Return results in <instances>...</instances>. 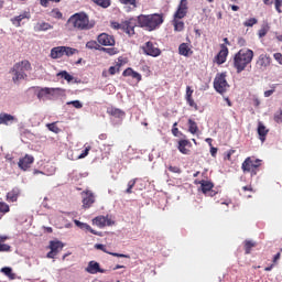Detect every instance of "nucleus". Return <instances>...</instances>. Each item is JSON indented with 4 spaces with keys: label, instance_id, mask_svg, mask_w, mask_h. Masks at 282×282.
Returning a JSON list of instances; mask_svg holds the SVG:
<instances>
[{
    "label": "nucleus",
    "instance_id": "obj_1",
    "mask_svg": "<svg viewBox=\"0 0 282 282\" xmlns=\"http://www.w3.org/2000/svg\"><path fill=\"white\" fill-rule=\"evenodd\" d=\"M137 21L139 28L147 32H154L164 23V13L140 14Z\"/></svg>",
    "mask_w": 282,
    "mask_h": 282
},
{
    "label": "nucleus",
    "instance_id": "obj_2",
    "mask_svg": "<svg viewBox=\"0 0 282 282\" xmlns=\"http://www.w3.org/2000/svg\"><path fill=\"white\" fill-rule=\"evenodd\" d=\"M67 24L73 26V30L79 32L93 30L96 28V21L89 20V15L85 12H78L69 17Z\"/></svg>",
    "mask_w": 282,
    "mask_h": 282
},
{
    "label": "nucleus",
    "instance_id": "obj_3",
    "mask_svg": "<svg viewBox=\"0 0 282 282\" xmlns=\"http://www.w3.org/2000/svg\"><path fill=\"white\" fill-rule=\"evenodd\" d=\"M254 52L250 48H242L234 56V67L237 74H241L252 63Z\"/></svg>",
    "mask_w": 282,
    "mask_h": 282
},
{
    "label": "nucleus",
    "instance_id": "obj_4",
    "mask_svg": "<svg viewBox=\"0 0 282 282\" xmlns=\"http://www.w3.org/2000/svg\"><path fill=\"white\" fill-rule=\"evenodd\" d=\"M10 72L11 74H13V83H19V80H25V78H28V74H25V72H32V64L30 63V61L23 59L15 63Z\"/></svg>",
    "mask_w": 282,
    "mask_h": 282
},
{
    "label": "nucleus",
    "instance_id": "obj_5",
    "mask_svg": "<svg viewBox=\"0 0 282 282\" xmlns=\"http://www.w3.org/2000/svg\"><path fill=\"white\" fill-rule=\"evenodd\" d=\"M263 161L260 159H256L254 156H248L241 164V171L243 173H249L251 177H254L261 171V165Z\"/></svg>",
    "mask_w": 282,
    "mask_h": 282
},
{
    "label": "nucleus",
    "instance_id": "obj_6",
    "mask_svg": "<svg viewBox=\"0 0 282 282\" xmlns=\"http://www.w3.org/2000/svg\"><path fill=\"white\" fill-rule=\"evenodd\" d=\"M226 73H218L214 79V89L218 94H226L230 89L228 80H226Z\"/></svg>",
    "mask_w": 282,
    "mask_h": 282
},
{
    "label": "nucleus",
    "instance_id": "obj_7",
    "mask_svg": "<svg viewBox=\"0 0 282 282\" xmlns=\"http://www.w3.org/2000/svg\"><path fill=\"white\" fill-rule=\"evenodd\" d=\"M142 51L147 56H152L153 58H158L160 54H162V51L160 47H158V44H154L153 42L149 41L142 46Z\"/></svg>",
    "mask_w": 282,
    "mask_h": 282
},
{
    "label": "nucleus",
    "instance_id": "obj_8",
    "mask_svg": "<svg viewBox=\"0 0 282 282\" xmlns=\"http://www.w3.org/2000/svg\"><path fill=\"white\" fill-rule=\"evenodd\" d=\"M186 14H188V0H181L173 14V19H184Z\"/></svg>",
    "mask_w": 282,
    "mask_h": 282
},
{
    "label": "nucleus",
    "instance_id": "obj_9",
    "mask_svg": "<svg viewBox=\"0 0 282 282\" xmlns=\"http://www.w3.org/2000/svg\"><path fill=\"white\" fill-rule=\"evenodd\" d=\"M115 224L116 221H113L109 215L97 216L93 219V226H97V228H105V226H113Z\"/></svg>",
    "mask_w": 282,
    "mask_h": 282
},
{
    "label": "nucleus",
    "instance_id": "obj_10",
    "mask_svg": "<svg viewBox=\"0 0 282 282\" xmlns=\"http://www.w3.org/2000/svg\"><path fill=\"white\" fill-rule=\"evenodd\" d=\"M121 30L128 36H133L135 34V20L133 18H129L126 21L121 22Z\"/></svg>",
    "mask_w": 282,
    "mask_h": 282
},
{
    "label": "nucleus",
    "instance_id": "obj_11",
    "mask_svg": "<svg viewBox=\"0 0 282 282\" xmlns=\"http://www.w3.org/2000/svg\"><path fill=\"white\" fill-rule=\"evenodd\" d=\"M97 41L99 45H104L105 47H113V45H116V39L113 35H109L107 33H100L97 36Z\"/></svg>",
    "mask_w": 282,
    "mask_h": 282
},
{
    "label": "nucleus",
    "instance_id": "obj_12",
    "mask_svg": "<svg viewBox=\"0 0 282 282\" xmlns=\"http://www.w3.org/2000/svg\"><path fill=\"white\" fill-rule=\"evenodd\" d=\"M270 63H271L270 56H268L267 54H261L258 57V61L256 62V67L260 72H265V69L270 67Z\"/></svg>",
    "mask_w": 282,
    "mask_h": 282
},
{
    "label": "nucleus",
    "instance_id": "obj_13",
    "mask_svg": "<svg viewBox=\"0 0 282 282\" xmlns=\"http://www.w3.org/2000/svg\"><path fill=\"white\" fill-rule=\"evenodd\" d=\"M82 195L83 208H91L96 202V196L91 193V191L83 192Z\"/></svg>",
    "mask_w": 282,
    "mask_h": 282
},
{
    "label": "nucleus",
    "instance_id": "obj_14",
    "mask_svg": "<svg viewBox=\"0 0 282 282\" xmlns=\"http://www.w3.org/2000/svg\"><path fill=\"white\" fill-rule=\"evenodd\" d=\"M33 164H34V158L30 154H25L18 162V166L19 169H21V171H28V169H30Z\"/></svg>",
    "mask_w": 282,
    "mask_h": 282
},
{
    "label": "nucleus",
    "instance_id": "obj_15",
    "mask_svg": "<svg viewBox=\"0 0 282 282\" xmlns=\"http://www.w3.org/2000/svg\"><path fill=\"white\" fill-rule=\"evenodd\" d=\"M193 147V143L191 141L183 139L178 141L177 149L180 153L183 155H191V148Z\"/></svg>",
    "mask_w": 282,
    "mask_h": 282
},
{
    "label": "nucleus",
    "instance_id": "obj_16",
    "mask_svg": "<svg viewBox=\"0 0 282 282\" xmlns=\"http://www.w3.org/2000/svg\"><path fill=\"white\" fill-rule=\"evenodd\" d=\"M31 17L32 15L30 14V11H23L20 15H15L11 18V23L15 28H21V22L24 21V19L30 21Z\"/></svg>",
    "mask_w": 282,
    "mask_h": 282
},
{
    "label": "nucleus",
    "instance_id": "obj_17",
    "mask_svg": "<svg viewBox=\"0 0 282 282\" xmlns=\"http://www.w3.org/2000/svg\"><path fill=\"white\" fill-rule=\"evenodd\" d=\"M88 274H105V270L100 268V263L96 261H90L88 262L87 268L85 269Z\"/></svg>",
    "mask_w": 282,
    "mask_h": 282
},
{
    "label": "nucleus",
    "instance_id": "obj_18",
    "mask_svg": "<svg viewBox=\"0 0 282 282\" xmlns=\"http://www.w3.org/2000/svg\"><path fill=\"white\" fill-rule=\"evenodd\" d=\"M75 226L80 228V230H86L87 232H91V235H96L97 237H102V232L94 230L89 224L80 223V220H74Z\"/></svg>",
    "mask_w": 282,
    "mask_h": 282
},
{
    "label": "nucleus",
    "instance_id": "obj_19",
    "mask_svg": "<svg viewBox=\"0 0 282 282\" xmlns=\"http://www.w3.org/2000/svg\"><path fill=\"white\" fill-rule=\"evenodd\" d=\"M226 58H228V46L226 44H221L220 51L216 56V62L218 65H224Z\"/></svg>",
    "mask_w": 282,
    "mask_h": 282
},
{
    "label": "nucleus",
    "instance_id": "obj_20",
    "mask_svg": "<svg viewBox=\"0 0 282 282\" xmlns=\"http://www.w3.org/2000/svg\"><path fill=\"white\" fill-rule=\"evenodd\" d=\"M96 250H101V252H106V254H111V257H119L120 259H131V256L124 253H116L107 251V247L102 243L95 245Z\"/></svg>",
    "mask_w": 282,
    "mask_h": 282
},
{
    "label": "nucleus",
    "instance_id": "obj_21",
    "mask_svg": "<svg viewBox=\"0 0 282 282\" xmlns=\"http://www.w3.org/2000/svg\"><path fill=\"white\" fill-rule=\"evenodd\" d=\"M198 184H200L202 192L204 195H212L213 196V188L215 185L210 181H199Z\"/></svg>",
    "mask_w": 282,
    "mask_h": 282
},
{
    "label": "nucleus",
    "instance_id": "obj_22",
    "mask_svg": "<svg viewBox=\"0 0 282 282\" xmlns=\"http://www.w3.org/2000/svg\"><path fill=\"white\" fill-rule=\"evenodd\" d=\"M12 122H18L17 117L6 112L0 113V124L8 126L12 124Z\"/></svg>",
    "mask_w": 282,
    "mask_h": 282
},
{
    "label": "nucleus",
    "instance_id": "obj_23",
    "mask_svg": "<svg viewBox=\"0 0 282 282\" xmlns=\"http://www.w3.org/2000/svg\"><path fill=\"white\" fill-rule=\"evenodd\" d=\"M178 54L181 56H193V50L191 48V45L188 43H182L178 46Z\"/></svg>",
    "mask_w": 282,
    "mask_h": 282
},
{
    "label": "nucleus",
    "instance_id": "obj_24",
    "mask_svg": "<svg viewBox=\"0 0 282 282\" xmlns=\"http://www.w3.org/2000/svg\"><path fill=\"white\" fill-rule=\"evenodd\" d=\"M65 56V46H56L51 50V58H63Z\"/></svg>",
    "mask_w": 282,
    "mask_h": 282
},
{
    "label": "nucleus",
    "instance_id": "obj_25",
    "mask_svg": "<svg viewBox=\"0 0 282 282\" xmlns=\"http://www.w3.org/2000/svg\"><path fill=\"white\" fill-rule=\"evenodd\" d=\"M19 195H21V189H19V187H14L12 191L7 193V202H17L19 199Z\"/></svg>",
    "mask_w": 282,
    "mask_h": 282
},
{
    "label": "nucleus",
    "instance_id": "obj_26",
    "mask_svg": "<svg viewBox=\"0 0 282 282\" xmlns=\"http://www.w3.org/2000/svg\"><path fill=\"white\" fill-rule=\"evenodd\" d=\"M56 91V89L54 88H41L39 91H37V98L39 100H43V98H45L46 96H52L54 93Z\"/></svg>",
    "mask_w": 282,
    "mask_h": 282
},
{
    "label": "nucleus",
    "instance_id": "obj_27",
    "mask_svg": "<svg viewBox=\"0 0 282 282\" xmlns=\"http://www.w3.org/2000/svg\"><path fill=\"white\" fill-rule=\"evenodd\" d=\"M63 248H65V245H63V242L61 241H54L52 240L50 242V249L55 253L58 254V252H61L63 250Z\"/></svg>",
    "mask_w": 282,
    "mask_h": 282
},
{
    "label": "nucleus",
    "instance_id": "obj_28",
    "mask_svg": "<svg viewBox=\"0 0 282 282\" xmlns=\"http://www.w3.org/2000/svg\"><path fill=\"white\" fill-rule=\"evenodd\" d=\"M269 130L262 122L258 123V134L260 137L261 142H265V135H268Z\"/></svg>",
    "mask_w": 282,
    "mask_h": 282
},
{
    "label": "nucleus",
    "instance_id": "obj_29",
    "mask_svg": "<svg viewBox=\"0 0 282 282\" xmlns=\"http://www.w3.org/2000/svg\"><path fill=\"white\" fill-rule=\"evenodd\" d=\"M172 25L174 26V32H184V21L182 19L173 18Z\"/></svg>",
    "mask_w": 282,
    "mask_h": 282
},
{
    "label": "nucleus",
    "instance_id": "obj_30",
    "mask_svg": "<svg viewBox=\"0 0 282 282\" xmlns=\"http://www.w3.org/2000/svg\"><path fill=\"white\" fill-rule=\"evenodd\" d=\"M243 248H245V254H250V252H252V248H257V242L252 240H245Z\"/></svg>",
    "mask_w": 282,
    "mask_h": 282
},
{
    "label": "nucleus",
    "instance_id": "obj_31",
    "mask_svg": "<svg viewBox=\"0 0 282 282\" xmlns=\"http://www.w3.org/2000/svg\"><path fill=\"white\" fill-rule=\"evenodd\" d=\"M52 24L47 22H41L35 25V32H47V30H52Z\"/></svg>",
    "mask_w": 282,
    "mask_h": 282
},
{
    "label": "nucleus",
    "instance_id": "obj_32",
    "mask_svg": "<svg viewBox=\"0 0 282 282\" xmlns=\"http://www.w3.org/2000/svg\"><path fill=\"white\" fill-rule=\"evenodd\" d=\"M187 124H188V131L193 135H195V133H197V131H199V128L197 127V122H195V120L188 119Z\"/></svg>",
    "mask_w": 282,
    "mask_h": 282
},
{
    "label": "nucleus",
    "instance_id": "obj_33",
    "mask_svg": "<svg viewBox=\"0 0 282 282\" xmlns=\"http://www.w3.org/2000/svg\"><path fill=\"white\" fill-rule=\"evenodd\" d=\"M95 6L107 9L111 6V0H90Z\"/></svg>",
    "mask_w": 282,
    "mask_h": 282
},
{
    "label": "nucleus",
    "instance_id": "obj_34",
    "mask_svg": "<svg viewBox=\"0 0 282 282\" xmlns=\"http://www.w3.org/2000/svg\"><path fill=\"white\" fill-rule=\"evenodd\" d=\"M1 272H3V274H6V276H8L11 281H14V279H17V273H13L12 268L10 267L2 268Z\"/></svg>",
    "mask_w": 282,
    "mask_h": 282
},
{
    "label": "nucleus",
    "instance_id": "obj_35",
    "mask_svg": "<svg viewBox=\"0 0 282 282\" xmlns=\"http://www.w3.org/2000/svg\"><path fill=\"white\" fill-rule=\"evenodd\" d=\"M108 113L115 116V118H122V116H124V112L118 108L108 109Z\"/></svg>",
    "mask_w": 282,
    "mask_h": 282
},
{
    "label": "nucleus",
    "instance_id": "obj_36",
    "mask_svg": "<svg viewBox=\"0 0 282 282\" xmlns=\"http://www.w3.org/2000/svg\"><path fill=\"white\" fill-rule=\"evenodd\" d=\"M57 76H61V78H64V80H67V83H72V80H74V76L69 75L67 70H62L57 73Z\"/></svg>",
    "mask_w": 282,
    "mask_h": 282
},
{
    "label": "nucleus",
    "instance_id": "obj_37",
    "mask_svg": "<svg viewBox=\"0 0 282 282\" xmlns=\"http://www.w3.org/2000/svg\"><path fill=\"white\" fill-rule=\"evenodd\" d=\"M50 17L53 19H63V12L58 8H55L50 12Z\"/></svg>",
    "mask_w": 282,
    "mask_h": 282
},
{
    "label": "nucleus",
    "instance_id": "obj_38",
    "mask_svg": "<svg viewBox=\"0 0 282 282\" xmlns=\"http://www.w3.org/2000/svg\"><path fill=\"white\" fill-rule=\"evenodd\" d=\"M138 182V178H133V180H130L128 182V188L126 189V193L128 195H131V193H133V187L135 186V183Z\"/></svg>",
    "mask_w": 282,
    "mask_h": 282
},
{
    "label": "nucleus",
    "instance_id": "obj_39",
    "mask_svg": "<svg viewBox=\"0 0 282 282\" xmlns=\"http://www.w3.org/2000/svg\"><path fill=\"white\" fill-rule=\"evenodd\" d=\"M88 50H100V44L94 40L86 43Z\"/></svg>",
    "mask_w": 282,
    "mask_h": 282
},
{
    "label": "nucleus",
    "instance_id": "obj_40",
    "mask_svg": "<svg viewBox=\"0 0 282 282\" xmlns=\"http://www.w3.org/2000/svg\"><path fill=\"white\" fill-rule=\"evenodd\" d=\"M258 23H259V20H257V18H250L243 22V25H245V28H252L253 25H257Z\"/></svg>",
    "mask_w": 282,
    "mask_h": 282
},
{
    "label": "nucleus",
    "instance_id": "obj_41",
    "mask_svg": "<svg viewBox=\"0 0 282 282\" xmlns=\"http://www.w3.org/2000/svg\"><path fill=\"white\" fill-rule=\"evenodd\" d=\"M46 128L48 129V131H52V133H58L61 131V128L56 126V122L47 123Z\"/></svg>",
    "mask_w": 282,
    "mask_h": 282
},
{
    "label": "nucleus",
    "instance_id": "obj_42",
    "mask_svg": "<svg viewBox=\"0 0 282 282\" xmlns=\"http://www.w3.org/2000/svg\"><path fill=\"white\" fill-rule=\"evenodd\" d=\"M84 147H85V149L79 154L78 160H83V159L87 158V155H89V152L91 151V147L90 145L85 144Z\"/></svg>",
    "mask_w": 282,
    "mask_h": 282
},
{
    "label": "nucleus",
    "instance_id": "obj_43",
    "mask_svg": "<svg viewBox=\"0 0 282 282\" xmlns=\"http://www.w3.org/2000/svg\"><path fill=\"white\" fill-rule=\"evenodd\" d=\"M101 52H105L106 54H109V56H116V54H118V48H116V47H111V48L101 47Z\"/></svg>",
    "mask_w": 282,
    "mask_h": 282
},
{
    "label": "nucleus",
    "instance_id": "obj_44",
    "mask_svg": "<svg viewBox=\"0 0 282 282\" xmlns=\"http://www.w3.org/2000/svg\"><path fill=\"white\" fill-rule=\"evenodd\" d=\"M74 54H78V50L72 48L69 46H65V51H64L65 56H74Z\"/></svg>",
    "mask_w": 282,
    "mask_h": 282
},
{
    "label": "nucleus",
    "instance_id": "obj_45",
    "mask_svg": "<svg viewBox=\"0 0 282 282\" xmlns=\"http://www.w3.org/2000/svg\"><path fill=\"white\" fill-rule=\"evenodd\" d=\"M269 31H270V26H262V28L258 31V36H259V39H263V36H265V34H268Z\"/></svg>",
    "mask_w": 282,
    "mask_h": 282
},
{
    "label": "nucleus",
    "instance_id": "obj_46",
    "mask_svg": "<svg viewBox=\"0 0 282 282\" xmlns=\"http://www.w3.org/2000/svg\"><path fill=\"white\" fill-rule=\"evenodd\" d=\"M0 213H10V205H8V203L0 202Z\"/></svg>",
    "mask_w": 282,
    "mask_h": 282
},
{
    "label": "nucleus",
    "instance_id": "obj_47",
    "mask_svg": "<svg viewBox=\"0 0 282 282\" xmlns=\"http://www.w3.org/2000/svg\"><path fill=\"white\" fill-rule=\"evenodd\" d=\"M186 102H187V105H189V107H193L195 109V111H198L199 107L197 106V104L195 102L193 97L187 98Z\"/></svg>",
    "mask_w": 282,
    "mask_h": 282
},
{
    "label": "nucleus",
    "instance_id": "obj_48",
    "mask_svg": "<svg viewBox=\"0 0 282 282\" xmlns=\"http://www.w3.org/2000/svg\"><path fill=\"white\" fill-rule=\"evenodd\" d=\"M242 191H243V194H242L243 197H252L251 194H246V193H252V186L250 185L243 186Z\"/></svg>",
    "mask_w": 282,
    "mask_h": 282
},
{
    "label": "nucleus",
    "instance_id": "obj_49",
    "mask_svg": "<svg viewBox=\"0 0 282 282\" xmlns=\"http://www.w3.org/2000/svg\"><path fill=\"white\" fill-rule=\"evenodd\" d=\"M50 1H52L53 3H61V0H40V4L43 8H47L50 6Z\"/></svg>",
    "mask_w": 282,
    "mask_h": 282
},
{
    "label": "nucleus",
    "instance_id": "obj_50",
    "mask_svg": "<svg viewBox=\"0 0 282 282\" xmlns=\"http://www.w3.org/2000/svg\"><path fill=\"white\" fill-rule=\"evenodd\" d=\"M167 171H170L171 173H176L177 175L182 173V169H180V166H173V165H169Z\"/></svg>",
    "mask_w": 282,
    "mask_h": 282
},
{
    "label": "nucleus",
    "instance_id": "obj_51",
    "mask_svg": "<svg viewBox=\"0 0 282 282\" xmlns=\"http://www.w3.org/2000/svg\"><path fill=\"white\" fill-rule=\"evenodd\" d=\"M123 6H133V8H138L135 0H119Z\"/></svg>",
    "mask_w": 282,
    "mask_h": 282
},
{
    "label": "nucleus",
    "instance_id": "obj_52",
    "mask_svg": "<svg viewBox=\"0 0 282 282\" xmlns=\"http://www.w3.org/2000/svg\"><path fill=\"white\" fill-rule=\"evenodd\" d=\"M110 28H112V30H122V22H116V21H112L110 23Z\"/></svg>",
    "mask_w": 282,
    "mask_h": 282
},
{
    "label": "nucleus",
    "instance_id": "obj_53",
    "mask_svg": "<svg viewBox=\"0 0 282 282\" xmlns=\"http://www.w3.org/2000/svg\"><path fill=\"white\" fill-rule=\"evenodd\" d=\"M68 105H73V107H75V109H83V104L79 100H74L68 102Z\"/></svg>",
    "mask_w": 282,
    "mask_h": 282
},
{
    "label": "nucleus",
    "instance_id": "obj_54",
    "mask_svg": "<svg viewBox=\"0 0 282 282\" xmlns=\"http://www.w3.org/2000/svg\"><path fill=\"white\" fill-rule=\"evenodd\" d=\"M274 6H275L276 12H279V14H281L282 0H274Z\"/></svg>",
    "mask_w": 282,
    "mask_h": 282
},
{
    "label": "nucleus",
    "instance_id": "obj_55",
    "mask_svg": "<svg viewBox=\"0 0 282 282\" xmlns=\"http://www.w3.org/2000/svg\"><path fill=\"white\" fill-rule=\"evenodd\" d=\"M10 245L0 243V252H10Z\"/></svg>",
    "mask_w": 282,
    "mask_h": 282
},
{
    "label": "nucleus",
    "instance_id": "obj_56",
    "mask_svg": "<svg viewBox=\"0 0 282 282\" xmlns=\"http://www.w3.org/2000/svg\"><path fill=\"white\" fill-rule=\"evenodd\" d=\"M131 78H134L137 83H140L142 80V75L135 70H133Z\"/></svg>",
    "mask_w": 282,
    "mask_h": 282
},
{
    "label": "nucleus",
    "instance_id": "obj_57",
    "mask_svg": "<svg viewBox=\"0 0 282 282\" xmlns=\"http://www.w3.org/2000/svg\"><path fill=\"white\" fill-rule=\"evenodd\" d=\"M110 76H116V73L117 72H120V67H116V66H110L109 69H108Z\"/></svg>",
    "mask_w": 282,
    "mask_h": 282
},
{
    "label": "nucleus",
    "instance_id": "obj_58",
    "mask_svg": "<svg viewBox=\"0 0 282 282\" xmlns=\"http://www.w3.org/2000/svg\"><path fill=\"white\" fill-rule=\"evenodd\" d=\"M133 68H131V67H128L127 69H124L123 70V73H122V76H124V77H127V76H132L133 75Z\"/></svg>",
    "mask_w": 282,
    "mask_h": 282
},
{
    "label": "nucleus",
    "instance_id": "obj_59",
    "mask_svg": "<svg viewBox=\"0 0 282 282\" xmlns=\"http://www.w3.org/2000/svg\"><path fill=\"white\" fill-rule=\"evenodd\" d=\"M172 133L175 138H177L180 135V129H177V122H175L173 124V128H172Z\"/></svg>",
    "mask_w": 282,
    "mask_h": 282
},
{
    "label": "nucleus",
    "instance_id": "obj_60",
    "mask_svg": "<svg viewBox=\"0 0 282 282\" xmlns=\"http://www.w3.org/2000/svg\"><path fill=\"white\" fill-rule=\"evenodd\" d=\"M274 120L279 123L282 122V110L274 115Z\"/></svg>",
    "mask_w": 282,
    "mask_h": 282
},
{
    "label": "nucleus",
    "instance_id": "obj_61",
    "mask_svg": "<svg viewBox=\"0 0 282 282\" xmlns=\"http://www.w3.org/2000/svg\"><path fill=\"white\" fill-rule=\"evenodd\" d=\"M186 99L193 98V89H191V86L186 87Z\"/></svg>",
    "mask_w": 282,
    "mask_h": 282
},
{
    "label": "nucleus",
    "instance_id": "obj_62",
    "mask_svg": "<svg viewBox=\"0 0 282 282\" xmlns=\"http://www.w3.org/2000/svg\"><path fill=\"white\" fill-rule=\"evenodd\" d=\"M273 58H275V61L279 62L280 65H282V54L281 53H275L273 55Z\"/></svg>",
    "mask_w": 282,
    "mask_h": 282
},
{
    "label": "nucleus",
    "instance_id": "obj_63",
    "mask_svg": "<svg viewBox=\"0 0 282 282\" xmlns=\"http://www.w3.org/2000/svg\"><path fill=\"white\" fill-rule=\"evenodd\" d=\"M281 259V252H278L274 257H273V265H276L279 263V260Z\"/></svg>",
    "mask_w": 282,
    "mask_h": 282
},
{
    "label": "nucleus",
    "instance_id": "obj_64",
    "mask_svg": "<svg viewBox=\"0 0 282 282\" xmlns=\"http://www.w3.org/2000/svg\"><path fill=\"white\" fill-rule=\"evenodd\" d=\"M234 153H236L235 150H229V151L227 152L226 160H228V161L230 162V160H231Z\"/></svg>",
    "mask_w": 282,
    "mask_h": 282
}]
</instances>
